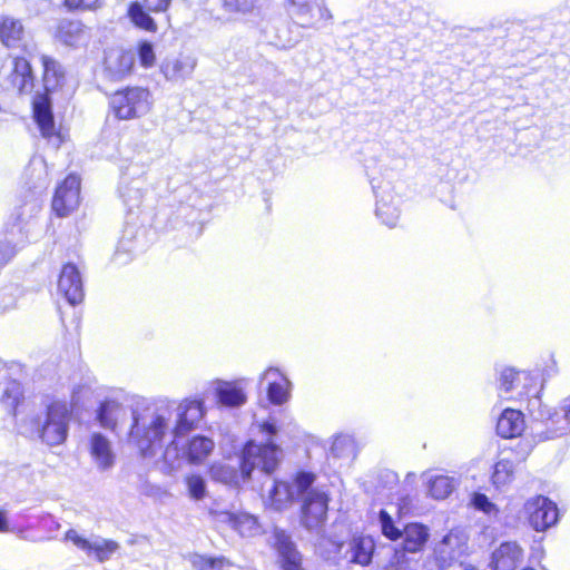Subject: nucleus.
<instances>
[{
    "label": "nucleus",
    "mask_w": 570,
    "mask_h": 570,
    "mask_svg": "<svg viewBox=\"0 0 570 570\" xmlns=\"http://www.w3.org/2000/svg\"><path fill=\"white\" fill-rule=\"evenodd\" d=\"M259 452L261 450L253 443L243 445L238 453V465L234 466L227 463L213 465V478L237 488L248 482L256 469L266 475H272L274 473L272 462L265 461L263 463L257 459Z\"/></svg>",
    "instance_id": "obj_3"
},
{
    "label": "nucleus",
    "mask_w": 570,
    "mask_h": 570,
    "mask_svg": "<svg viewBox=\"0 0 570 570\" xmlns=\"http://www.w3.org/2000/svg\"><path fill=\"white\" fill-rule=\"evenodd\" d=\"M495 430L498 435L503 439L520 436L524 431L523 413L519 410L505 409L497 421Z\"/></svg>",
    "instance_id": "obj_28"
},
{
    "label": "nucleus",
    "mask_w": 570,
    "mask_h": 570,
    "mask_svg": "<svg viewBox=\"0 0 570 570\" xmlns=\"http://www.w3.org/2000/svg\"><path fill=\"white\" fill-rule=\"evenodd\" d=\"M466 549L465 540L450 531L434 547V562L439 570H446L460 561Z\"/></svg>",
    "instance_id": "obj_17"
},
{
    "label": "nucleus",
    "mask_w": 570,
    "mask_h": 570,
    "mask_svg": "<svg viewBox=\"0 0 570 570\" xmlns=\"http://www.w3.org/2000/svg\"><path fill=\"white\" fill-rule=\"evenodd\" d=\"M541 403L542 400L538 392L528 399L527 410L533 420H542Z\"/></svg>",
    "instance_id": "obj_51"
},
{
    "label": "nucleus",
    "mask_w": 570,
    "mask_h": 570,
    "mask_svg": "<svg viewBox=\"0 0 570 570\" xmlns=\"http://www.w3.org/2000/svg\"><path fill=\"white\" fill-rule=\"evenodd\" d=\"M215 442L212 438L204 434H194L186 440L179 439V446L171 449V453L167 460L163 458L164 465L167 470L173 471L179 466L178 459L181 458L193 465L204 463L213 453Z\"/></svg>",
    "instance_id": "obj_6"
},
{
    "label": "nucleus",
    "mask_w": 570,
    "mask_h": 570,
    "mask_svg": "<svg viewBox=\"0 0 570 570\" xmlns=\"http://www.w3.org/2000/svg\"><path fill=\"white\" fill-rule=\"evenodd\" d=\"M42 66V86L46 91L55 92L66 83V68L56 58L47 55L40 57Z\"/></svg>",
    "instance_id": "obj_24"
},
{
    "label": "nucleus",
    "mask_w": 570,
    "mask_h": 570,
    "mask_svg": "<svg viewBox=\"0 0 570 570\" xmlns=\"http://www.w3.org/2000/svg\"><path fill=\"white\" fill-rule=\"evenodd\" d=\"M179 215H191L194 216L191 220H188L187 223H194V220L196 219V216H197V212L191 208L190 206H181L178 210Z\"/></svg>",
    "instance_id": "obj_59"
},
{
    "label": "nucleus",
    "mask_w": 570,
    "mask_h": 570,
    "mask_svg": "<svg viewBox=\"0 0 570 570\" xmlns=\"http://www.w3.org/2000/svg\"><path fill=\"white\" fill-rule=\"evenodd\" d=\"M288 13L294 22L302 28H317V23L332 19L331 11L324 0H287Z\"/></svg>",
    "instance_id": "obj_12"
},
{
    "label": "nucleus",
    "mask_w": 570,
    "mask_h": 570,
    "mask_svg": "<svg viewBox=\"0 0 570 570\" xmlns=\"http://www.w3.org/2000/svg\"><path fill=\"white\" fill-rule=\"evenodd\" d=\"M351 440L346 436H336L331 445V453L335 458L344 456L345 446L351 444Z\"/></svg>",
    "instance_id": "obj_53"
},
{
    "label": "nucleus",
    "mask_w": 570,
    "mask_h": 570,
    "mask_svg": "<svg viewBox=\"0 0 570 570\" xmlns=\"http://www.w3.org/2000/svg\"><path fill=\"white\" fill-rule=\"evenodd\" d=\"M40 524L50 531L58 530L60 524L51 514H45L40 518Z\"/></svg>",
    "instance_id": "obj_54"
},
{
    "label": "nucleus",
    "mask_w": 570,
    "mask_h": 570,
    "mask_svg": "<svg viewBox=\"0 0 570 570\" xmlns=\"http://www.w3.org/2000/svg\"><path fill=\"white\" fill-rule=\"evenodd\" d=\"M259 432L264 434L265 440L262 442H257L256 440L249 439L243 445H248L253 443L256 445L261 452L257 455L263 463L267 460L273 464V471L275 472L283 459V450L277 444L276 439L279 433V425L277 424V420L273 416H268L258 424Z\"/></svg>",
    "instance_id": "obj_10"
},
{
    "label": "nucleus",
    "mask_w": 570,
    "mask_h": 570,
    "mask_svg": "<svg viewBox=\"0 0 570 570\" xmlns=\"http://www.w3.org/2000/svg\"><path fill=\"white\" fill-rule=\"evenodd\" d=\"M538 376L539 371L535 373L524 371L519 372L514 367H505L500 373V389L505 393H509L521 384V379L523 377L524 383L522 384V389L528 390L529 385L534 379L537 380ZM525 393L528 394L529 391H525Z\"/></svg>",
    "instance_id": "obj_35"
},
{
    "label": "nucleus",
    "mask_w": 570,
    "mask_h": 570,
    "mask_svg": "<svg viewBox=\"0 0 570 570\" xmlns=\"http://www.w3.org/2000/svg\"><path fill=\"white\" fill-rule=\"evenodd\" d=\"M456 487V480L449 475H434L428 482V493L435 500L449 498Z\"/></svg>",
    "instance_id": "obj_38"
},
{
    "label": "nucleus",
    "mask_w": 570,
    "mask_h": 570,
    "mask_svg": "<svg viewBox=\"0 0 570 570\" xmlns=\"http://www.w3.org/2000/svg\"><path fill=\"white\" fill-rule=\"evenodd\" d=\"M207 413L205 399L200 395H191L181 400L176 406V419L171 429V441L165 448L163 458L167 462L171 449L179 446V439H185L196 430Z\"/></svg>",
    "instance_id": "obj_4"
},
{
    "label": "nucleus",
    "mask_w": 570,
    "mask_h": 570,
    "mask_svg": "<svg viewBox=\"0 0 570 570\" xmlns=\"http://www.w3.org/2000/svg\"><path fill=\"white\" fill-rule=\"evenodd\" d=\"M298 502H302L301 524L303 528L316 533L323 531L327 520L328 495L322 491H313Z\"/></svg>",
    "instance_id": "obj_9"
},
{
    "label": "nucleus",
    "mask_w": 570,
    "mask_h": 570,
    "mask_svg": "<svg viewBox=\"0 0 570 570\" xmlns=\"http://www.w3.org/2000/svg\"><path fill=\"white\" fill-rule=\"evenodd\" d=\"M51 94L43 89L32 98V118L43 138H51L56 134Z\"/></svg>",
    "instance_id": "obj_19"
},
{
    "label": "nucleus",
    "mask_w": 570,
    "mask_h": 570,
    "mask_svg": "<svg viewBox=\"0 0 570 570\" xmlns=\"http://www.w3.org/2000/svg\"><path fill=\"white\" fill-rule=\"evenodd\" d=\"M430 528L417 521L407 522L402 528V540L393 548L392 553L401 551L404 556L409 553H417L424 550L430 539Z\"/></svg>",
    "instance_id": "obj_18"
},
{
    "label": "nucleus",
    "mask_w": 570,
    "mask_h": 570,
    "mask_svg": "<svg viewBox=\"0 0 570 570\" xmlns=\"http://www.w3.org/2000/svg\"><path fill=\"white\" fill-rule=\"evenodd\" d=\"M196 66V60L189 56H179L173 59H166L160 69L166 79L171 81L183 80L189 77Z\"/></svg>",
    "instance_id": "obj_29"
},
{
    "label": "nucleus",
    "mask_w": 570,
    "mask_h": 570,
    "mask_svg": "<svg viewBox=\"0 0 570 570\" xmlns=\"http://www.w3.org/2000/svg\"><path fill=\"white\" fill-rule=\"evenodd\" d=\"M269 544L276 553L279 570H306L303 566V554L286 530L274 527Z\"/></svg>",
    "instance_id": "obj_8"
},
{
    "label": "nucleus",
    "mask_w": 570,
    "mask_h": 570,
    "mask_svg": "<svg viewBox=\"0 0 570 570\" xmlns=\"http://www.w3.org/2000/svg\"><path fill=\"white\" fill-rule=\"evenodd\" d=\"M267 380L266 402L272 405H282L289 399L292 383L277 367L271 366L259 377V387Z\"/></svg>",
    "instance_id": "obj_20"
},
{
    "label": "nucleus",
    "mask_w": 570,
    "mask_h": 570,
    "mask_svg": "<svg viewBox=\"0 0 570 570\" xmlns=\"http://www.w3.org/2000/svg\"><path fill=\"white\" fill-rule=\"evenodd\" d=\"M245 379L236 381L216 380L214 387V397L218 407L238 409L247 401V395L243 386Z\"/></svg>",
    "instance_id": "obj_21"
},
{
    "label": "nucleus",
    "mask_w": 570,
    "mask_h": 570,
    "mask_svg": "<svg viewBox=\"0 0 570 570\" xmlns=\"http://www.w3.org/2000/svg\"><path fill=\"white\" fill-rule=\"evenodd\" d=\"M380 479L384 482L385 485H393L397 482L399 476L395 472L385 470L381 472Z\"/></svg>",
    "instance_id": "obj_55"
},
{
    "label": "nucleus",
    "mask_w": 570,
    "mask_h": 570,
    "mask_svg": "<svg viewBox=\"0 0 570 570\" xmlns=\"http://www.w3.org/2000/svg\"><path fill=\"white\" fill-rule=\"evenodd\" d=\"M419 560L413 557L404 556L401 551L392 553L385 570H416Z\"/></svg>",
    "instance_id": "obj_46"
},
{
    "label": "nucleus",
    "mask_w": 570,
    "mask_h": 570,
    "mask_svg": "<svg viewBox=\"0 0 570 570\" xmlns=\"http://www.w3.org/2000/svg\"><path fill=\"white\" fill-rule=\"evenodd\" d=\"M524 511L530 527L539 532L548 530L559 521L558 505L546 495L529 499L524 504Z\"/></svg>",
    "instance_id": "obj_11"
},
{
    "label": "nucleus",
    "mask_w": 570,
    "mask_h": 570,
    "mask_svg": "<svg viewBox=\"0 0 570 570\" xmlns=\"http://www.w3.org/2000/svg\"><path fill=\"white\" fill-rule=\"evenodd\" d=\"M58 292L71 306H76L83 301L82 276L75 263L68 262L62 265L58 278Z\"/></svg>",
    "instance_id": "obj_16"
},
{
    "label": "nucleus",
    "mask_w": 570,
    "mask_h": 570,
    "mask_svg": "<svg viewBox=\"0 0 570 570\" xmlns=\"http://www.w3.org/2000/svg\"><path fill=\"white\" fill-rule=\"evenodd\" d=\"M562 415H560V421L563 420L564 424L562 426H567L570 424V397L564 400V404L562 406Z\"/></svg>",
    "instance_id": "obj_57"
},
{
    "label": "nucleus",
    "mask_w": 570,
    "mask_h": 570,
    "mask_svg": "<svg viewBox=\"0 0 570 570\" xmlns=\"http://www.w3.org/2000/svg\"><path fill=\"white\" fill-rule=\"evenodd\" d=\"M13 87L20 94H29L35 87V72L30 61L24 57H16L12 61V70L9 76Z\"/></svg>",
    "instance_id": "obj_27"
},
{
    "label": "nucleus",
    "mask_w": 570,
    "mask_h": 570,
    "mask_svg": "<svg viewBox=\"0 0 570 570\" xmlns=\"http://www.w3.org/2000/svg\"><path fill=\"white\" fill-rule=\"evenodd\" d=\"M136 55L132 50L110 48L105 50L104 76L110 81H120L132 73Z\"/></svg>",
    "instance_id": "obj_15"
},
{
    "label": "nucleus",
    "mask_w": 570,
    "mask_h": 570,
    "mask_svg": "<svg viewBox=\"0 0 570 570\" xmlns=\"http://www.w3.org/2000/svg\"><path fill=\"white\" fill-rule=\"evenodd\" d=\"M523 562V550L515 541H503L495 548L489 561L491 570H517Z\"/></svg>",
    "instance_id": "obj_22"
},
{
    "label": "nucleus",
    "mask_w": 570,
    "mask_h": 570,
    "mask_svg": "<svg viewBox=\"0 0 570 570\" xmlns=\"http://www.w3.org/2000/svg\"><path fill=\"white\" fill-rule=\"evenodd\" d=\"M23 36V26L17 18L0 16V42L7 48L17 47Z\"/></svg>",
    "instance_id": "obj_36"
},
{
    "label": "nucleus",
    "mask_w": 570,
    "mask_h": 570,
    "mask_svg": "<svg viewBox=\"0 0 570 570\" xmlns=\"http://www.w3.org/2000/svg\"><path fill=\"white\" fill-rule=\"evenodd\" d=\"M70 421L71 411L68 404L55 400L46 405L43 414L32 413L22 417L17 429L20 435L52 448L67 441Z\"/></svg>",
    "instance_id": "obj_2"
},
{
    "label": "nucleus",
    "mask_w": 570,
    "mask_h": 570,
    "mask_svg": "<svg viewBox=\"0 0 570 570\" xmlns=\"http://www.w3.org/2000/svg\"><path fill=\"white\" fill-rule=\"evenodd\" d=\"M173 0H142L140 3H144L149 10L154 13H165L171 6Z\"/></svg>",
    "instance_id": "obj_52"
},
{
    "label": "nucleus",
    "mask_w": 570,
    "mask_h": 570,
    "mask_svg": "<svg viewBox=\"0 0 570 570\" xmlns=\"http://www.w3.org/2000/svg\"><path fill=\"white\" fill-rule=\"evenodd\" d=\"M135 55L138 57V60L142 67H151L156 60L154 43L148 40L139 41L137 45V52Z\"/></svg>",
    "instance_id": "obj_47"
},
{
    "label": "nucleus",
    "mask_w": 570,
    "mask_h": 570,
    "mask_svg": "<svg viewBox=\"0 0 570 570\" xmlns=\"http://www.w3.org/2000/svg\"><path fill=\"white\" fill-rule=\"evenodd\" d=\"M121 197L129 214L132 213L134 208H138L141 202L139 189L128 188L126 193L121 194Z\"/></svg>",
    "instance_id": "obj_50"
},
{
    "label": "nucleus",
    "mask_w": 570,
    "mask_h": 570,
    "mask_svg": "<svg viewBox=\"0 0 570 570\" xmlns=\"http://www.w3.org/2000/svg\"><path fill=\"white\" fill-rule=\"evenodd\" d=\"M150 92L142 87H126L117 90L109 106L116 118L128 120L146 115L150 109Z\"/></svg>",
    "instance_id": "obj_5"
},
{
    "label": "nucleus",
    "mask_w": 570,
    "mask_h": 570,
    "mask_svg": "<svg viewBox=\"0 0 570 570\" xmlns=\"http://www.w3.org/2000/svg\"><path fill=\"white\" fill-rule=\"evenodd\" d=\"M521 570H535V569H534V568H532V567H524V568H522Z\"/></svg>",
    "instance_id": "obj_61"
},
{
    "label": "nucleus",
    "mask_w": 570,
    "mask_h": 570,
    "mask_svg": "<svg viewBox=\"0 0 570 570\" xmlns=\"http://www.w3.org/2000/svg\"><path fill=\"white\" fill-rule=\"evenodd\" d=\"M145 236L146 229L142 226L126 223L112 261L124 265L130 262L134 255L145 252L147 247Z\"/></svg>",
    "instance_id": "obj_14"
},
{
    "label": "nucleus",
    "mask_w": 570,
    "mask_h": 570,
    "mask_svg": "<svg viewBox=\"0 0 570 570\" xmlns=\"http://www.w3.org/2000/svg\"><path fill=\"white\" fill-rule=\"evenodd\" d=\"M121 410L122 403L112 397H105L96 409V421L101 428L114 431Z\"/></svg>",
    "instance_id": "obj_33"
},
{
    "label": "nucleus",
    "mask_w": 570,
    "mask_h": 570,
    "mask_svg": "<svg viewBox=\"0 0 570 570\" xmlns=\"http://www.w3.org/2000/svg\"><path fill=\"white\" fill-rule=\"evenodd\" d=\"M553 365H556V363L553 362ZM556 373V370H554V366H551L550 368H547L542 372L541 376H542V385L544 384V382L547 381L548 377H551L553 374Z\"/></svg>",
    "instance_id": "obj_60"
},
{
    "label": "nucleus",
    "mask_w": 570,
    "mask_h": 570,
    "mask_svg": "<svg viewBox=\"0 0 570 570\" xmlns=\"http://www.w3.org/2000/svg\"><path fill=\"white\" fill-rule=\"evenodd\" d=\"M21 214L13 216V223L8 225L4 239L0 240V268L16 255L17 246L23 243Z\"/></svg>",
    "instance_id": "obj_25"
},
{
    "label": "nucleus",
    "mask_w": 570,
    "mask_h": 570,
    "mask_svg": "<svg viewBox=\"0 0 570 570\" xmlns=\"http://www.w3.org/2000/svg\"><path fill=\"white\" fill-rule=\"evenodd\" d=\"M371 186L373 189V193L376 197V208H375V215L376 217L386 226L394 227L397 223V219L400 217V210L397 206L393 202V197L391 195L385 196H379L376 189L380 188L375 184V179H371Z\"/></svg>",
    "instance_id": "obj_32"
},
{
    "label": "nucleus",
    "mask_w": 570,
    "mask_h": 570,
    "mask_svg": "<svg viewBox=\"0 0 570 570\" xmlns=\"http://www.w3.org/2000/svg\"><path fill=\"white\" fill-rule=\"evenodd\" d=\"M464 570H476V569L474 567L470 566V567L464 568Z\"/></svg>",
    "instance_id": "obj_62"
},
{
    "label": "nucleus",
    "mask_w": 570,
    "mask_h": 570,
    "mask_svg": "<svg viewBox=\"0 0 570 570\" xmlns=\"http://www.w3.org/2000/svg\"><path fill=\"white\" fill-rule=\"evenodd\" d=\"M379 523L381 532L386 539L393 542L401 539L402 529L396 525L394 519L384 509L379 513Z\"/></svg>",
    "instance_id": "obj_45"
},
{
    "label": "nucleus",
    "mask_w": 570,
    "mask_h": 570,
    "mask_svg": "<svg viewBox=\"0 0 570 570\" xmlns=\"http://www.w3.org/2000/svg\"><path fill=\"white\" fill-rule=\"evenodd\" d=\"M89 450L92 459L101 471L109 470L115 464V453L111 442L101 432H95L89 440Z\"/></svg>",
    "instance_id": "obj_26"
},
{
    "label": "nucleus",
    "mask_w": 570,
    "mask_h": 570,
    "mask_svg": "<svg viewBox=\"0 0 570 570\" xmlns=\"http://www.w3.org/2000/svg\"><path fill=\"white\" fill-rule=\"evenodd\" d=\"M9 528V518L6 510L0 509V532L7 531Z\"/></svg>",
    "instance_id": "obj_58"
},
{
    "label": "nucleus",
    "mask_w": 570,
    "mask_h": 570,
    "mask_svg": "<svg viewBox=\"0 0 570 570\" xmlns=\"http://www.w3.org/2000/svg\"><path fill=\"white\" fill-rule=\"evenodd\" d=\"M24 400L23 386L17 380L9 381L2 392L1 402L10 409L12 414H16V410Z\"/></svg>",
    "instance_id": "obj_39"
},
{
    "label": "nucleus",
    "mask_w": 570,
    "mask_h": 570,
    "mask_svg": "<svg viewBox=\"0 0 570 570\" xmlns=\"http://www.w3.org/2000/svg\"><path fill=\"white\" fill-rule=\"evenodd\" d=\"M150 13L154 12L138 0L131 1L127 8V17L136 28L147 32H156L158 29L157 22Z\"/></svg>",
    "instance_id": "obj_34"
},
{
    "label": "nucleus",
    "mask_w": 570,
    "mask_h": 570,
    "mask_svg": "<svg viewBox=\"0 0 570 570\" xmlns=\"http://www.w3.org/2000/svg\"><path fill=\"white\" fill-rule=\"evenodd\" d=\"M470 505L476 511H481L488 515L498 511L497 505L490 498L482 492H473L470 498Z\"/></svg>",
    "instance_id": "obj_48"
},
{
    "label": "nucleus",
    "mask_w": 570,
    "mask_h": 570,
    "mask_svg": "<svg viewBox=\"0 0 570 570\" xmlns=\"http://www.w3.org/2000/svg\"><path fill=\"white\" fill-rule=\"evenodd\" d=\"M540 413L542 414V420H537L538 422H546V430L539 432L537 435L539 441H548L558 439L560 436L566 435L570 429L567 426H559L560 423V413L557 410L549 407L548 405L541 403Z\"/></svg>",
    "instance_id": "obj_30"
},
{
    "label": "nucleus",
    "mask_w": 570,
    "mask_h": 570,
    "mask_svg": "<svg viewBox=\"0 0 570 570\" xmlns=\"http://www.w3.org/2000/svg\"><path fill=\"white\" fill-rule=\"evenodd\" d=\"M29 190L33 191L35 194L41 193L46 188V178H38L35 183H26Z\"/></svg>",
    "instance_id": "obj_56"
},
{
    "label": "nucleus",
    "mask_w": 570,
    "mask_h": 570,
    "mask_svg": "<svg viewBox=\"0 0 570 570\" xmlns=\"http://www.w3.org/2000/svg\"><path fill=\"white\" fill-rule=\"evenodd\" d=\"M81 179L77 174H69L57 186L52 197V210L59 217L68 216L80 200Z\"/></svg>",
    "instance_id": "obj_13"
},
{
    "label": "nucleus",
    "mask_w": 570,
    "mask_h": 570,
    "mask_svg": "<svg viewBox=\"0 0 570 570\" xmlns=\"http://www.w3.org/2000/svg\"><path fill=\"white\" fill-rule=\"evenodd\" d=\"M269 500L273 507L279 511L288 504L299 501L291 483L282 480H274L273 487L269 491Z\"/></svg>",
    "instance_id": "obj_37"
},
{
    "label": "nucleus",
    "mask_w": 570,
    "mask_h": 570,
    "mask_svg": "<svg viewBox=\"0 0 570 570\" xmlns=\"http://www.w3.org/2000/svg\"><path fill=\"white\" fill-rule=\"evenodd\" d=\"M176 402L166 396L147 402L145 399L131 407L128 441L144 459L154 458L164 448Z\"/></svg>",
    "instance_id": "obj_1"
},
{
    "label": "nucleus",
    "mask_w": 570,
    "mask_h": 570,
    "mask_svg": "<svg viewBox=\"0 0 570 570\" xmlns=\"http://www.w3.org/2000/svg\"><path fill=\"white\" fill-rule=\"evenodd\" d=\"M194 570H220L227 560L223 556L193 553L188 558Z\"/></svg>",
    "instance_id": "obj_41"
},
{
    "label": "nucleus",
    "mask_w": 570,
    "mask_h": 570,
    "mask_svg": "<svg viewBox=\"0 0 570 570\" xmlns=\"http://www.w3.org/2000/svg\"><path fill=\"white\" fill-rule=\"evenodd\" d=\"M376 552V542L373 537L355 534L348 541L345 558L351 564L368 567Z\"/></svg>",
    "instance_id": "obj_23"
},
{
    "label": "nucleus",
    "mask_w": 570,
    "mask_h": 570,
    "mask_svg": "<svg viewBox=\"0 0 570 570\" xmlns=\"http://www.w3.org/2000/svg\"><path fill=\"white\" fill-rule=\"evenodd\" d=\"M56 38L69 47H78L85 40V26L80 20L62 19L60 20Z\"/></svg>",
    "instance_id": "obj_31"
},
{
    "label": "nucleus",
    "mask_w": 570,
    "mask_h": 570,
    "mask_svg": "<svg viewBox=\"0 0 570 570\" xmlns=\"http://www.w3.org/2000/svg\"><path fill=\"white\" fill-rule=\"evenodd\" d=\"M101 0H63L68 11L91 10L100 6Z\"/></svg>",
    "instance_id": "obj_49"
},
{
    "label": "nucleus",
    "mask_w": 570,
    "mask_h": 570,
    "mask_svg": "<svg viewBox=\"0 0 570 570\" xmlns=\"http://www.w3.org/2000/svg\"><path fill=\"white\" fill-rule=\"evenodd\" d=\"M316 475L306 470H299L289 482L298 500L305 499L311 492L317 491L313 488Z\"/></svg>",
    "instance_id": "obj_40"
},
{
    "label": "nucleus",
    "mask_w": 570,
    "mask_h": 570,
    "mask_svg": "<svg viewBox=\"0 0 570 570\" xmlns=\"http://www.w3.org/2000/svg\"><path fill=\"white\" fill-rule=\"evenodd\" d=\"M513 475V463L509 460H500L493 465L491 480L495 487L508 484Z\"/></svg>",
    "instance_id": "obj_44"
},
{
    "label": "nucleus",
    "mask_w": 570,
    "mask_h": 570,
    "mask_svg": "<svg viewBox=\"0 0 570 570\" xmlns=\"http://www.w3.org/2000/svg\"><path fill=\"white\" fill-rule=\"evenodd\" d=\"M259 0H222L223 9L228 13L248 14L258 9Z\"/></svg>",
    "instance_id": "obj_43"
},
{
    "label": "nucleus",
    "mask_w": 570,
    "mask_h": 570,
    "mask_svg": "<svg viewBox=\"0 0 570 570\" xmlns=\"http://www.w3.org/2000/svg\"><path fill=\"white\" fill-rule=\"evenodd\" d=\"M65 540L71 542L77 549L81 550L88 558L98 563L109 561L112 556L120 550V544L112 540L97 534L85 535L75 529L65 532Z\"/></svg>",
    "instance_id": "obj_7"
},
{
    "label": "nucleus",
    "mask_w": 570,
    "mask_h": 570,
    "mask_svg": "<svg viewBox=\"0 0 570 570\" xmlns=\"http://www.w3.org/2000/svg\"><path fill=\"white\" fill-rule=\"evenodd\" d=\"M188 495L194 501H202L207 495V482L200 474H190L185 478Z\"/></svg>",
    "instance_id": "obj_42"
}]
</instances>
